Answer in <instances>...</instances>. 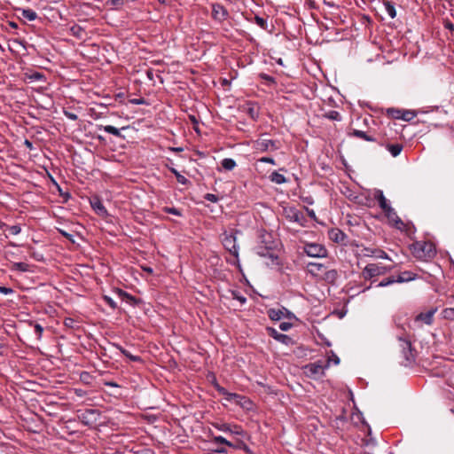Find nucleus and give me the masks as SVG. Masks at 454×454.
Wrapping results in <instances>:
<instances>
[{"mask_svg": "<svg viewBox=\"0 0 454 454\" xmlns=\"http://www.w3.org/2000/svg\"><path fill=\"white\" fill-rule=\"evenodd\" d=\"M74 29H77V30H80L81 28L80 27H72V30H74Z\"/></svg>", "mask_w": 454, "mask_h": 454, "instance_id": "60", "label": "nucleus"}, {"mask_svg": "<svg viewBox=\"0 0 454 454\" xmlns=\"http://www.w3.org/2000/svg\"><path fill=\"white\" fill-rule=\"evenodd\" d=\"M221 165L225 170H232L236 167V162L231 158H225L222 160Z\"/></svg>", "mask_w": 454, "mask_h": 454, "instance_id": "18", "label": "nucleus"}, {"mask_svg": "<svg viewBox=\"0 0 454 454\" xmlns=\"http://www.w3.org/2000/svg\"><path fill=\"white\" fill-rule=\"evenodd\" d=\"M145 270L149 272V273L153 272V270L151 268H145Z\"/></svg>", "mask_w": 454, "mask_h": 454, "instance_id": "52", "label": "nucleus"}, {"mask_svg": "<svg viewBox=\"0 0 454 454\" xmlns=\"http://www.w3.org/2000/svg\"><path fill=\"white\" fill-rule=\"evenodd\" d=\"M384 6H385V10H386V12L387 13V15L390 18L394 19L396 16V11H395V5L390 2H387L384 4Z\"/></svg>", "mask_w": 454, "mask_h": 454, "instance_id": "19", "label": "nucleus"}, {"mask_svg": "<svg viewBox=\"0 0 454 454\" xmlns=\"http://www.w3.org/2000/svg\"><path fill=\"white\" fill-rule=\"evenodd\" d=\"M213 442H215V443L224 444V445H227L229 447H234L232 442H231L230 441H228L227 439H225L224 437H223L221 435L214 436L213 437Z\"/></svg>", "mask_w": 454, "mask_h": 454, "instance_id": "28", "label": "nucleus"}, {"mask_svg": "<svg viewBox=\"0 0 454 454\" xmlns=\"http://www.w3.org/2000/svg\"><path fill=\"white\" fill-rule=\"evenodd\" d=\"M13 268L17 270H20V271H22V272H25V271H27L28 270V264L25 263V262H15L13 264Z\"/></svg>", "mask_w": 454, "mask_h": 454, "instance_id": "32", "label": "nucleus"}, {"mask_svg": "<svg viewBox=\"0 0 454 454\" xmlns=\"http://www.w3.org/2000/svg\"><path fill=\"white\" fill-rule=\"evenodd\" d=\"M268 316L271 320L278 321L281 318L282 311L280 309H270Z\"/></svg>", "mask_w": 454, "mask_h": 454, "instance_id": "22", "label": "nucleus"}, {"mask_svg": "<svg viewBox=\"0 0 454 454\" xmlns=\"http://www.w3.org/2000/svg\"><path fill=\"white\" fill-rule=\"evenodd\" d=\"M374 257L380 258V259H386V260H391L390 257L387 255V254L381 249L375 250Z\"/></svg>", "mask_w": 454, "mask_h": 454, "instance_id": "34", "label": "nucleus"}, {"mask_svg": "<svg viewBox=\"0 0 454 454\" xmlns=\"http://www.w3.org/2000/svg\"><path fill=\"white\" fill-rule=\"evenodd\" d=\"M415 116H416L415 112L406 110V111L403 112V114L401 116H396V117L401 118L403 121H411L412 119H414Z\"/></svg>", "mask_w": 454, "mask_h": 454, "instance_id": "26", "label": "nucleus"}, {"mask_svg": "<svg viewBox=\"0 0 454 454\" xmlns=\"http://www.w3.org/2000/svg\"><path fill=\"white\" fill-rule=\"evenodd\" d=\"M212 15L217 20H223L227 17V11L221 4H214L212 7Z\"/></svg>", "mask_w": 454, "mask_h": 454, "instance_id": "12", "label": "nucleus"}, {"mask_svg": "<svg viewBox=\"0 0 454 454\" xmlns=\"http://www.w3.org/2000/svg\"><path fill=\"white\" fill-rule=\"evenodd\" d=\"M327 117L331 120L340 121V114L337 111H331L327 114Z\"/></svg>", "mask_w": 454, "mask_h": 454, "instance_id": "35", "label": "nucleus"}, {"mask_svg": "<svg viewBox=\"0 0 454 454\" xmlns=\"http://www.w3.org/2000/svg\"><path fill=\"white\" fill-rule=\"evenodd\" d=\"M412 247L413 254L419 259L427 260L435 254V249L432 243L416 242Z\"/></svg>", "mask_w": 454, "mask_h": 454, "instance_id": "3", "label": "nucleus"}, {"mask_svg": "<svg viewBox=\"0 0 454 454\" xmlns=\"http://www.w3.org/2000/svg\"><path fill=\"white\" fill-rule=\"evenodd\" d=\"M159 2L162 4H167V0H159Z\"/></svg>", "mask_w": 454, "mask_h": 454, "instance_id": "54", "label": "nucleus"}, {"mask_svg": "<svg viewBox=\"0 0 454 454\" xmlns=\"http://www.w3.org/2000/svg\"><path fill=\"white\" fill-rule=\"evenodd\" d=\"M278 63H279L280 65H282V59H279Z\"/></svg>", "mask_w": 454, "mask_h": 454, "instance_id": "62", "label": "nucleus"}, {"mask_svg": "<svg viewBox=\"0 0 454 454\" xmlns=\"http://www.w3.org/2000/svg\"><path fill=\"white\" fill-rule=\"evenodd\" d=\"M270 180L279 184L284 183V176L278 172H273L270 176Z\"/></svg>", "mask_w": 454, "mask_h": 454, "instance_id": "31", "label": "nucleus"}, {"mask_svg": "<svg viewBox=\"0 0 454 454\" xmlns=\"http://www.w3.org/2000/svg\"><path fill=\"white\" fill-rule=\"evenodd\" d=\"M375 250V248L364 247L361 248L360 253L363 256L374 257Z\"/></svg>", "mask_w": 454, "mask_h": 454, "instance_id": "30", "label": "nucleus"}, {"mask_svg": "<svg viewBox=\"0 0 454 454\" xmlns=\"http://www.w3.org/2000/svg\"><path fill=\"white\" fill-rule=\"evenodd\" d=\"M326 366L320 363H313L305 366V372L309 376L318 378L325 372Z\"/></svg>", "mask_w": 454, "mask_h": 454, "instance_id": "7", "label": "nucleus"}, {"mask_svg": "<svg viewBox=\"0 0 454 454\" xmlns=\"http://www.w3.org/2000/svg\"><path fill=\"white\" fill-rule=\"evenodd\" d=\"M329 239L338 244H345L347 235L338 228H333L328 231Z\"/></svg>", "mask_w": 454, "mask_h": 454, "instance_id": "8", "label": "nucleus"}, {"mask_svg": "<svg viewBox=\"0 0 454 454\" xmlns=\"http://www.w3.org/2000/svg\"><path fill=\"white\" fill-rule=\"evenodd\" d=\"M25 145H26V146H27V148H29V149H32V148H33V145H32V143H31L29 140H27V139H26V140H25Z\"/></svg>", "mask_w": 454, "mask_h": 454, "instance_id": "49", "label": "nucleus"}, {"mask_svg": "<svg viewBox=\"0 0 454 454\" xmlns=\"http://www.w3.org/2000/svg\"><path fill=\"white\" fill-rule=\"evenodd\" d=\"M104 300L112 309L117 308V303L111 297L104 296Z\"/></svg>", "mask_w": 454, "mask_h": 454, "instance_id": "39", "label": "nucleus"}, {"mask_svg": "<svg viewBox=\"0 0 454 454\" xmlns=\"http://www.w3.org/2000/svg\"><path fill=\"white\" fill-rule=\"evenodd\" d=\"M108 386L116 387L117 385L115 383H107Z\"/></svg>", "mask_w": 454, "mask_h": 454, "instance_id": "58", "label": "nucleus"}, {"mask_svg": "<svg viewBox=\"0 0 454 454\" xmlns=\"http://www.w3.org/2000/svg\"><path fill=\"white\" fill-rule=\"evenodd\" d=\"M9 231H10L11 234L18 235L20 232L21 229L19 225H12V226L9 227Z\"/></svg>", "mask_w": 454, "mask_h": 454, "instance_id": "40", "label": "nucleus"}, {"mask_svg": "<svg viewBox=\"0 0 454 454\" xmlns=\"http://www.w3.org/2000/svg\"><path fill=\"white\" fill-rule=\"evenodd\" d=\"M238 231H224L222 234V243L226 250L230 252L236 258L239 257V247L237 245L236 234Z\"/></svg>", "mask_w": 454, "mask_h": 454, "instance_id": "2", "label": "nucleus"}, {"mask_svg": "<svg viewBox=\"0 0 454 454\" xmlns=\"http://www.w3.org/2000/svg\"><path fill=\"white\" fill-rule=\"evenodd\" d=\"M22 16L29 21H33L37 18V14L32 9H23L21 11Z\"/></svg>", "mask_w": 454, "mask_h": 454, "instance_id": "17", "label": "nucleus"}, {"mask_svg": "<svg viewBox=\"0 0 454 454\" xmlns=\"http://www.w3.org/2000/svg\"><path fill=\"white\" fill-rule=\"evenodd\" d=\"M437 311V309H431L427 312H422L416 317V322H423L426 325H431L433 323L434 315Z\"/></svg>", "mask_w": 454, "mask_h": 454, "instance_id": "10", "label": "nucleus"}, {"mask_svg": "<svg viewBox=\"0 0 454 454\" xmlns=\"http://www.w3.org/2000/svg\"><path fill=\"white\" fill-rule=\"evenodd\" d=\"M392 266H384L380 263H369L363 270L362 276L364 279H372L375 277L386 274L392 270Z\"/></svg>", "mask_w": 454, "mask_h": 454, "instance_id": "1", "label": "nucleus"}, {"mask_svg": "<svg viewBox=\"0 0 454 454\" xmlns=\"http://www.w3.org/2000/svg\"><path fill=\"white\" fill-rule=\"evenodd\" d=\"M59 232H60L64 237H66L67 239H72V235H71V234H69V233L66 232V231H63V230H59Z\"/></svg>", "mask_w": 454, "mask_h": 454, "instance_id": "46", "label": "nucleus"}, {"mask_svg": "<svg viewBox=\"0 0 454 454\" xmlns=\"http://www.w3.org/2000/svg\"><path fill=\"white\" fill-rule=\"evenodd\" d=\"M164 211L166 213L172 214V215H178V216H180L182 215L181 212L176 207H165Z\"/></svg>", "mask_w": 454, "mask_h": 454, "instance_id": "38", "label": "nucleus"}, {"mask_svg": "<svg viewBox=\"0 0 454 454\" xmlns=\"http://www.w3.org/2000/svg\"><path fill=\"white\" fill-rule=\"evenodd\" d=\"M445 27L450 30H454V25L451 22H446Z\"/></svg>", "mask_w": 454, "mask_h": 454, "instance_id": "48", "label": "nucleus"}, {"mask_svg": "<svg viewBox=\"0 0 454 454\" xmlns=\"http://www.w3.org/2000/svg\"><path fill=\"white\" fill-rule=\"evenodd\" d=\"M285 340H286V346L288 344L289 338L286 335Z\"/></svg>", "mask_w": 454, "mask_h": 454, "instance_id": "57", "label": "nucleus"}, {"mask_svg": "<svg viewBox=\"0 0 454 454\" xmlns=\"http://www.w3.org/2000/svg\"><path fill=\"white\" fill-rule=\"evenodd\" d=\"M90 205L98 215L105 216L107 215L106 207H104L103 203L100 201L98 198H94L90 201Z\"/></svg>", "mask_w": 454, "mask_h": 454, "instance_id": "13", "label": "nucleus"}, {"mask_svg": "<svg viewBox=\"0 0 454 454\" xmlns=\"http://www.w3.org/2000/svg\"><path fill=\"white\" fill-rule=\"evenodd\" d=\"M120 350L121 352L126 356L128 357L129 360L133 361V362H140L142 361L141 357L138 356H134L132 355L129 351H128L127 349L125 348H120Z\"/></svg>", "mask_w": 454, "mask_h": 454, "instance_id": "25", "label": "nucleus"}, {"mask_svg": "<svg viewBox=\"0 0 454 454\" xmlns=\"http://www.w3.org/2000/svg\"><path fill=\"white\" fill-rule=\"evenodd\" d=\"M0 293L4 294H8L12 293V290L11 288L5 287V286H0Z\"/></svg>", "mask_w": 454, "mask_h": 454, "instance_id": "43", "label": "nucleus"}, {"mask_svg": "<svg viewBox=\"0 0 454 454\" xmlns=\"http://www.w3.org/2000/svg\"><path fill=\"white\" fill-rule=\"evenodd\" d=\"M64 114L67 118L72 120V121H76L78 119V116L77 114H74V113H71V112H68V111H64Z\"/></svg>", "mask_w": 454, "mask_h": 454, "instance_id": "41", "label": "nucleus"}, {"mask_svg": "<svg viewBox=\"0 0 454 454\" xmlns=\"http://www.w3.org/2000/svg\"><path fill=\"white\" fill-rule=\"evenodd\" d=\"M387 148L393 157H397L403 150V145L400 144H393L387 145Z\"/></svg>", "mask_w": 454, "mask_h": 454, "instance_id": "16", "label": "nucleus"}, {"mask_svg": "<svg viewBox=\"0 0 454 454\" xmlns=\"http://www.w3.org/2000/svg\"><path fill=\"white\" fill-rule=\"evenodd\" d=\"M267 331L269 334L273 337L275 340L284 342V334L278 333V331L272 327H268Z\"/></svg>", "mask_w": 454, "mask_h": 454, "instance_id": "23", "label": "nucleus"}, {"mask_svg": "<svg viewBox=\"0 0 454 454\" xmlns=\"http://www.w3.org/2000/svg\"><path fill=\"white\" fill-rule=\"evenodd\" d=\"M96 413H97V411L95 410H88L85 412L82 413L80 418L82 419L83 422L88 424L89 423V421H88L89 416L94 415Z\"/></svg>", "mask_w": 454, "mask_h": 454, "instance_id": "33", "label": "nucleus"}, {"mask_svg": "<svg viewBox=\"0 0 454 454\" xmlns=\"http://www.w3.org/2000/svg\"><path fill=\"white\" fill-rule=\"evenodd\" d=\"M5 224L2 222H0V229L3 228Z\"/></svg>", "mask_w": 454, "mask_h": 454, "instance_id": "59", "label": "nucleus"}, {"mask_svg": "<svg viewBox=\"0 0 454 454\" xmlns=\"http://www.w3.org/2000/svg\"><path fill=\"white\" fill-rule=\"evenodd\" d=\"M4 348V345L0 343V355H3L2 349Z\"/></svg>", "mask_w": 454, "mask_h": 454, "instance_id": "53", "label": "nucleus"}, {"mask_svg": "<svg viewBox=\"0 0 454 454\" xmlns=\"http://www.w3.org/2000/svg\"><path fill=\"white\" fill-rule=\"evenodd\" d=\"M258 161L259 162H269V163L274 164V160L272 158H269V157H263V158L260 159Z\"/></svg>", "mask_w": 454, "mask_h": 454, "instance_id": "44", "label": "nucleus"}, {"mask_svg": "<svg viewBox=\"0 0 454 454\" xmlns=\"http://www.w3.org/2000/svg\"><path fill=\"white\" fill-rule=\"evenodd\" d=\"M345 194H346V196H347V197H348L350 200H355V199H356V197H355V196H353V195L351 194V192H348V193H345Z\"/></svg>", "mask_w": 454, "mask_h": 454, "instance_id": "51", "label": "nucleus"}, {"mask_svg": "<svg viewBox=\"0 0 454 454\" xmlns=\"http://www.w3.org/2000/svg\"><path fill=\"white\" fill-rule=\"evenodd\" d=\"M99 129H104L106 132L112 134L115 137L121 136L120 129L112 125L101 126Z\"/></svg>", "mask_w": 454, "mask_h": 454, "instance_id": "20", "label": "nucleus"}, {"mask_svg": "<svg viewBox=\"0 0 454 454\" xmlns=\"http://www.w3.org/2000/svg\"><path fill=\"white\" fill-rule=\"evenodd\" d=\"M387 217L390 220V221H393L395 222V226L397 228H401L400 225L403 224V222L401 221V219L398 217V215H396V213L395 212L394 208L392 207V212H389V211H384Z\"/></svg>", "mask_w": 454, "mask_h": 454, "instance_id": "15", "label": "nucleus"}, {"mask_svg": "<svg viewBox=\"0 0 454 454\" xmlns=\"http://www.w3.org/2000/svg\"><path fill=\"white\" fill-rule=\"evenodd\" d=\"M205 199L210 202H216L218 200L217 196L212 193H207L205 195Z\"/></svg>", "mask_w": 454, "mask_h": 454, "instance_id": "42", "label": "nucleus"}, {"mask_svg": "<svg viewBox=\"0 0 454 454\" xmlns=\"http://www.w3.org/2000/svg\"><path fill=\"white\" fill-rule=\"evenodd\" d=\"M394 283H397V280H396V278L395 277H389L386 279H383L382 281H380L378 285H377V287H385V286H390Z\"/></svg>", "mask_w": 454, "mask_h": 454, "instance_id": "27", "label": "nucleus"}, {"mask_svg": "<svg viewBox=\"0 0 454 454\" xmlns=\"http://www.w3.org/2000/svg\"><path fill=\"white\" fill-rule=\"evenodd\" d=\"M215 452H216V453H226L227 450L223 448V447H220V448H217L216 450H215Z\"/></svg>", "mask_w": 454, "mask_h": 454, "instance_id": "47", "label": "nucleus"}, {"mask_svg": "<svg viewBox=\"0 0 454 454\" xmlns=\"http://www.w3.org/2000/svg\"><path fill=\"white\" fill-rule=\"evenodd\" d=\"M451 411L454 413V408L451 410Z\"/></svg>", "mask_w": 454, "mask_h": 454, "instance_id": "64", "label": "nucleus"}, {"mask_svg": "<svg viewBox=\"0 0 454 454\" xmlns=\"http://www.w3.org/2000/svg\"><path fill=\"white\" fill-rule=\"evenodd\" d=\"M250 114H251L252 117L254 118V116L256 115V111L255 112L254 111V107L250 108Z\"/></svg>", "mask_w": 454, "mask_h": 454, "instance_id": "50", "label": "nucleus"}, {"mask_svg": "<svg viewBox=\"0 0 454 454\" xmlns=\"http://www.w3.org/2000/svg\"><path fill=\"white\" fill-rule=\"evenodd\" d=\"M214 427L222 432L229 433L231 434L242 435L244 433L242 428L238 425H231L228 423H215Z\"/></svg>", "mask_w": 454, "mask_h": 454, "instance_id": "6", "label": "nucleus"}, {"mask_svg": "<svg viewBox=\"0 0 454 454\" xmlns=\"http://www.w3.org/2000/svg\"><path fill=\"white\" fill-rule=\"evenodd\" d=\"M373 197L375 200H378L380 207L383 211H389L392 212L391 206L387 203V199L385 198L383 192L381 190H374L373 192Z\"/></svg>", "mask_w": 454, "mask_h": 454, "instance_id": "9", "label": "nucleus"}, {"mask_svg": "<svg viewBox=\"0 0 454 454\" xmlns=\"http://www.w3.org/2000/svg\"><path fill=\"white\" fill-rule=\"evenodd\" d=\"M330 363H333L334 364H339L340 358L336 355L333 354L332 356H330L328 358V361L325 364L326 368L329 366Z\"/></svg>", "mask_w": 454, "mask_h": 454, "instance_id": "36", "label": "nucleus"}, {"mask_svg": "<svg viewBox=\"0 0 454 454\" xmlns=\"http://www.w3.org/2000/svg\"><path fill=\"white\" fill-rule=\"evenodd\" d=\"M239 301H241L242 302H244L246 301L245 298H239Z\"/></svg>", "mask_w": 454, "mask_h": 454, "instance_id": "61", "label": "nucleus"}, {"mask_svg": "<svg viewBox=\"0 0 454 454\" xmlns=\"http://www.w3.org/2000/svg\"><path fill=\"white\" fill-rule=\"evenodd\" d=\"M416 278V275L411 271H403L398 275L396 278L397 283H404L414 280Z\"/></svg>", "mask_w": 454, "mask_h": 454, "instance_id": "14", "label": "nucleus"}, {"mask_svg": "<svg viewBox=\"0 0 454 454\" xmlns=\"http://www.w3.org/2000/svg\"><path fill=\"white\" fill-rule=\"evenodd\" d=\"M353 135L356 137L364 139L366 141H370V142L375 141V139L373 137L368 136L364 131H362V130L355 129L353 131Z\"/></svg>", "mask_w": 454, "mask_h": 454, "instance_id": "24", "label": "nucleus"}, {"mask_svg": "<svg viewBox=\"0 0 454 454\" xmlns=\"http://www.w3.org/2000/svg\"><path fill=\"white\" fill-rule=\"evenodd\" d=\"M442 316L445 319L454 320V307L443 309L442 312Z\"/></svg>", "mask_w": 454, "mask_h": 454, "instance_id": "29", "label": "nucleus"}, {"mask_svg": "<svg viewBox=\"0 0 454 454\" xmlns=\"http://www.w3.org/2000/svg\"><path fill=\"white\" fill-rule=\"evenodd\" d=\"M290 328H295L300 332L305 328V325L294 314L286 309V332Z\"/></svg>", "mask_w": 454, "mask_h": 454, "instance_id": "5", "label": "nucleus"}, {"mask_svg": "<svg viewBox=\"0 0 454 454\" xmlns=\"http://www.w3.org/2000/svg\"><path fill=\"white\" fill-rule=\"evenodd\" d=\"M141 454H152V453H151V451H149V450H145V451H143Z\"/></svg>", "mask_w": 454, "mask_h": 454, "instance_id": "56", "label": "nucleus"}, {"mask_svg": "<svg viewBox=\"0 0 454 454\" xmlns=\"http://www.w3.org/2000/svg\"><path fill=\"white\" fill-rule=\"evenodd\" d=\"M279 328H280L281 330H284V322L279 324Z\"/></svg>", "mask_w": 454, "mask_h": 454, "instance_id": "55", "label": "nucleus"}, {"mask_svg": "<svg viewBox=\"0 0 454 454\" xmlns=\"http://www.w3.org/2000/svg\"><path fill=\"white\" fill-rule=\"evenodd\" d=\"M0 50H3L2 45L0 44Z\"/></svg>", "mask_w": 454, "mask_h": 454, "instance_id": "63", "label": "nucleus"}, {"mask_svg": "<svg viewBox=\"0 0 454 454\" xmlns=\"http://www.w3.org/2000/svg\"><path fill=\"white\" fill-rule=\"evenodd\" d=\"M304 253L309 257L325 258L327 256L326 248L317 243H308L303 247Z\"/></svg>", "mask_w": 454, "mask_h": 454, "instance_id": "4", "label": "nucleus"}, {"mask_svg": "<svg viewBox=\"0 0 454 454\" xmlns=\"http://www.w3.org/2000/svg\"><path fill=\"white\" fill-rule=\"evenodd\" d=\"M255 20H256V23H257L260 27H263V26H264V24H265V21H264V20H263L262 18H260V17L256 16V17H255Z\"/></svg>", "mask_w": 454, "mask_h": 454, "instance_id": "45", "label": "nucleus"}, {"mask_svg": "<svg viewBox=\"0 0 454 454\" xmlns=\"http://www.w3.org/2000/svg\"><path fill=\"white\" fill-rule=\"evenodd\" d=\"M43 332V326L39 324H35V333L38 340L41 339Z\"/></svg>", "mask_w": 454, "mask_h": 454, "instance_id": "37", "label": "nucleus"}, {"mask_svg": "<svg viewBox=\"0 0 454 454\" xmlns=\"http://www.w3.org/2000/svg\"><path fill=\"white\" fill-rule=\"evenodd\" d=\"M325 270V267L322 263L318 262H309L307 264L308 272L313 277H319L321 273Z\"/></svg>", "mask_w": 454, "mask_h": 454, "instance_id": "11", "label": "nucleus"}, {"mask_svg": "<svg viewBox=\"0 0 454 454\" xmlns=\"http://www.w3.org/2000/svg\"><path fill=\"white\" fill-rule=\"evenodd\" d=\"M170 171L176 176L179 184L184 185L189 184V180L184 176L181 175L176 168H170Z\"/></svg>", "mask_w": 454, "mask_h": 454, "instance_id": "21", "label": "nucleus"}]
</instances>
